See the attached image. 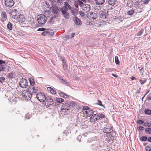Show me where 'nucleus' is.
Listing matches in <instances>:
<instances>
[{
    "mask_svg": "<svg viewBox=\"0 0 151 151\" xmlns=\"http://www.w3.org/2000/svg\"><path fill=\"white\" fill-rule=\"evenodd\" d=\"M1 21L3 22L5 21L7 19V16L6 14V12L3 11L1 13Z\"/></svg>",
    "mask_w": 151,
    "mask_h": 151,
    "instance_id": "obj_22",
    "label": "nucleus"
},
{
    "mask_svg": "<svg viewBox=\"0 0 151 151\" xmlns=\"http://www.w3.org/2000/svg\"><path fill=\"white\" fill-rule=\"evenodd\" d=\"M56 18V16H52L49 19L48 22L50 24H53L55 21V19Z\"/></svg>",
    "mask_w": 151,
    "mask_h": 151,
    "instance_id": "obj_27",
    "label": "nucleus"
},
{
    "mask_svg": "<svg viewBox=\"0 0 151 151\" xmlns=\"http://www.w3.org/2000/svg\"><path fill=\"white\" fill-rule=\"evenodd\" d=\"M13 73H8L6 75V76L7 78L9 79H11L13 78Z\"/></svg>",
    "mask_w": 151,
    "mask_h": 151,
    "instance_id": "obj_38",
    "label": "nucleus"
},
{
    "mask_svg": "<svg viewBox=\"0 0 151 151\" xmlns=\"http://www.w3.org/2000/svg\"><path fill=\"white\" fill-rule=\"evenodd\" d=\"M75 33H72L71 34V38H72L73 37H74V35H75Z\"/></svg>",
    "mask_w": 151,
    "mask_h": 151,
    "instance_id": "obj_64",
    "label": "nucleus"
},
{
    "mask_svg": "<svg viewBox=\"0 0 151 151\" xmlns=\"http://www.w3.org/2000/svg\"><path fill=\"white\" fill-rule=\"evenodd\" d=\"M5 95L6 97L8 98V99L10 102L16 101V97L13 93L10 91H7Z\"/></svg>",
    "mask_w": 151,
    "mask_h": 151,
    "instance_id": "obj_3",
    "label": "nucleus"
},
{
    "mask_svg": "<svg viewBox=\"0 0 151 151\" xmlns=\"http://www.w3.org/2000/svg\"><path fill=\"white\" fill-rule=\"evenodd\" d=\"M64 6H63L67 10L71 9L70 6L68 4L67 2L66 1L64 2Z\"/></svg>",
    "mask_w": 151,
    "mask_h": 151,
    "instance_id": "obj_30",
    "label": "nucleus"
},
{
    "mask_svg": "<svg viewBox=\"0 0 151 151\" xmlns=\"http://www.w3.org/2000/svg\"><path fill=\"white\" fill-rule=\"evenodd\" d=\"M32 96V94L28 90H26L22 91V98L23 100L27 101L30 100Z\"/></svg>",
    "mask_w": 151,
    "mask_h": 151,
    "instance_id": "obj_1",
    "label": "nucleus"
},
{
    "mask_svg": "<svg viewBox=\"0 0 151 151\" xmlns=\"http://www.w3.org/2000/svg\"><path fill=\"white\" fill-rule=\"evenodd\" d=\"M96 104L99 105L100 106H103V107H104V108H105V106L104 105H103L102 104L101 101L99 100H98V103H96Z\"/></svg>",
    "mask_w": 151,
    "mask_h": 151,
    "instance_id": "obj_46",
    "label": "nucleus"
},
{
    "mask_svg": "<svg viewBox=\"0 0 151 151\" xmlns=\"http://www.w3.org/2000/svg\"><path fill=\"white\" fill-rule=\"evenodd\" d=\"M41 35L43 36L48 35H50L49 31L48 30H45L41 33Z\"/></svg>",
    "mask_w": 151,
    "mask_h": 151,
    "instance_id": "obj_31",
    "label": "nucleus"
},
{
    "mask_svg": "<svg viewBox=\"0 0 151 151\" xmlns=\"http://www.w3.org/2000/svg\"><path fill=\"white\" fill-rule=\"evenodd\" d=\"M5 78L4 77H0V82L2 84L5 82Z\"/></svg>",
    "mask_w": 151,
    "mask_h": 151,
    "instance_id": "obj_43",
    "label": "nucleus"
},
{
    "mask_svg": "<svg viewBox=\"0 0 151 151\" xmlns=\"http://www.w3.org/2000/svg\"><path fill=\"white\" fill-rule=\"evenodd\" d=\"M100 17L104 19H107L108 17V11L105 10L101 11L100 13Z\"/></svg>",
    "mask_w": 151,
    "mask_h": 151,
    "instance_id": "obj_11",
    "label": "nucleus"
},
{
    "mask_svg": "<svg viewBox=\"0 0 151 151\" xmlns=\"http://www.w3.org/2000/svg\"><path fill=\"white\" fill-rule=\"evenodd\" d=\"M86 113L87 114V115L88 116H90L91 115L93 114V111L92 110H90L88 111H86Z\"/></svg>",
    "mask_w": 151,
    "mask_h": 151,
    "instance_id": "obj_39",
    "label": "nucleus"
},
{
    "mask_svg": "<svg viewBox=\"0 0 151 151\" xmlns=\"http://www.w3.org/2000/svg\"><path fill=\"white\" fill-rule=\"evenodd\" d=\"M144 122V121L141 120H139L137 122V123L138 124H142Z\"/></svg>",
    "mask_w": 151,
    "mask_h": 151,
    "instance_id": "obj_54",
    "label": "nucleus"
},
{
    "mask_svg": "<svg viewBox=\"0 0 151 151\" xmlns=\"http://www.w3.org/2000/svg\"><path fill=\"white\" fill-rule=\"evenodd\" d=\"M17 19L20 23H22L25 21V19L24 16L21 14H19L18 15Z\"/></svg>",
    "mask_w": 151,
    "mask_h": 151,
    "instance_id": "obj_19",
    "label": "nucleus"
},
{
    "mask_svg": "<svg viewBox=\"0 0 151 151\" xmlns=\"http://www.w3.org/2000/svg\"><path fill=\"white\" fill-rule=\"evenodd\" d=\"M118 57H115V62L116 65H119L120 62Z\"/></svg>",
    "mask_w": 151,
    "mask_h": 151,
    "instance_id": "obj_42",
    "label": "nucleus"
},
{
    "mask_svg": "<svg viewBox=\"0 0 151 151\" xmlns=\"http://www.w3.org/2000/svg\"><path fill=\"white\" fill-rule=\"evenodd\" d=\"M113 134L112 135L110 134L109 135V136L110 137L111 139V140L113 139H114V137L113 136Z\"/></svg>",
    "mask_w": 151,
    "mask_h": 151,
    "instance_id": "obj_59",
    "label": "nucleus"
},
{
    "mask_svg": "<svg viewBox=\"0 0 151 151\" xmlns=\"http://www.w3.org/2000/svg\"><path fill=\"white\" fill-rule=\"evenodd\" d=\"M52 88H51L50 87H49L47 88V89L48 90V91H50L51 92V91L52 89Z\"/></svg>",
    "mask_w": 151,
    "mask_h": 151,
    "instance_id": "obj_61",
    "label": "nucleus"
},
{
    "mask_svg": "<svg viewBox=\"0 0 151 151\" xmlns=\"http://www.w3.org/2000/svg\"><path fill=\"white\" fill-rule=\"evenodd\" d=\"M9 71L8 67L6 65H0V71L8 72Z\"/></svg>",
    "mask_w": 151,
    "mask_h": 151,
    "instance_id": "obj_15",
    "label": "nucleus"
},
{
    "mask_svg": "<svg viewBox=\"0 0 151 151\" xmlns=\"http://www.w3.org/2000/svg\"><path fill=\"white\" fill-rule=\"evenodd\" d=\"M145 131L149 134H151V128L146 129Z\"/></svg>",
    "mask_w": 151,
    "mask_h": 151,
    "instance_id": "obj_45",
    "label": "nucleus"
},
{
    "mask_svg": "<svg viewBox=\"0 0 151 151\" xmlns=\"http://www.w3.org/2000/svg\"><path fill=\"white\" fill-rule=\"evenodd\" d=\"M73 20L75 24L76 25H80L81 22L80 20L76 16L73 17Z\"/></svg>",
    "mask_w": 151,
    "mask_h": 151,
    "instance_id": "obj_20",
    "label": "nucleus"
},
{
    "mask_svg": "<svg viewBox=\"0 0 151 151\" xmlns=\"http://www.w3.org/2000/svg\"><path fill=\"white\" fill-rule=\"evenodd\" d=\"M9 12L10 13V17L15 19H17L19 13H18L17 10L15 9H10Z\"/></svg>",
    "mask_w": 151,
    "mask_h": 151,
    "instance_id": "obj_5",
    "label": "nucleus"
},
{
    "mask_svg": "<svg viewBox=\"0 0 151 151\" xmlns=\"http://www.w3.org/2000/svg\"><path fill=\"white\" fill-rule=\"evenodd\" d=\"M59 95L60 96L62 97H63L65 98H69V96L68 95L66 94L65 93H64L61 92L59 93Z\"/></svg>",
    "mask_w": 151,
    "mask_h": 151,
    "instance_id": "obj_28",
    "label": "nucleus"
},
{
    "mask_svg": "<svg viewBox=\"0 0 151 151\" xmlns=\"http://www.w3.org/2000/svg\"><path fill=\"white\" fill-rule=\"evenodd\" d=\"M45 105L47 107H49L51 106L53 103V99L50 97L47 96L46 99L45 100Z\"/></svg>",
    "mask_w": 151,
    "mask_h": 151,
    "instance_id": "obj_8",
    "label": "nucleus"
},
{
    "mask_svg": "<svg viewBox=\"0 0 151 151\" xmlns=\"http://www.w3.org/2000/svg\"><path fill=\"white\" fill-rule=\"evenodd\" d=\"M69 103V105L70 106V107L71 106L73 108L77 106L76 103L74 101H72L71 102H69L68 103Z\"/></svg>",
    "mask_w": 151,
    "mask_h": 151,
    "instance_id": "obj_33",
    "label": "nucleus"
},
{
    "mask_svg": "<svg viewBox=\"0 0 151 151\" xmlns=\"http://www.w3.org/2000/svg\"><path fill=\"white\" fill-rule=\"evenodd\" d=\"M91 6L90 5L85 4V5L82 7V9L85 11L86 13L88 12L91 9Z\"/></svg>",
    "mask_w": 151,
    "mask_h": 151,
    "instance_id": "obj_17",
    "label": "nucleus"
},
{
    "mask_svg": "<svg viewBox=\"0 0 151 151\" xmlns=\"http://www.w3.org/2000/svg\"><path fill=\"white\" fill-rule=\"evenodd\" d=\"M144 127H142L139 126L137 127V129L138 130H143L144 129Z\"/></svg>",
    "mask_w": 151,
    "mask_h": 151,
    "instance_id": "obj_52",
    "label": "nucleus"
},
{
    "mask_svg": "<svg viewBox=\"0 0 151 151\" xmlns=\"http://www.w3.org/2000/svg\"><path fill=\"white\" fill-rule=\"evenodd\" d=\"M51 11L54 14H59L60 11L57 6L52 5L50 8Z\"/></svg>",
    "mask_w": 151,
    "mask_h": 151,
    "instance_id": "obj_9",
    "label": "nucleus"
},
{
    "mask_svg": "<svg viewBox=\"0 0 151 151\" xmlns=\"http://www.w3.org/2000/svg\"><path fill=\"white\" fill-rule=\"evenodd\" d=\"M5 63V62L3 61L2 60H0V65H2V64H4Z\"/></svg>",
    "mask_w": 151,
    "mask_h": 151,
    "instance_id": "obj_58",
    "label": "nucleus"
},
{
    "mask_svg": "<svg viewBox=\"0 0 151 151\" xmlns=\"http://www.w3.org/2000/svg\"><path fill=\"white\" fill-rule=\"evenodd\" d=\"M139 81L141 84L143 85L146 82V79H145L144 80H140Z\"/></svg>",
    "mask_w": 151,
    "mask_h": 151,
    "instance_id": "obj_49",
    "label": "nucleus"
},
{
    "mask_svg": "<svg viewBox=\"0 0 151 151\" xmlns=\"http://www.w3.org/2000/svg\"><path fill=\"white\" fill-rule=\"evenodd\" d=\"M70 12L72 13V14L74 15L75 14H78V9H76L75 8H71Z\"/></svg>",
    "mask_w": 151,
    "mask_h": 151,
    "instance_id": "obj_23",
    "label": "nucleus"
},
{
    "mask_svg": "<svg viewBox=\"0 0 151 151\" xmlns=\"http://www.w3.org/2000/svg\"><path fill=\"white\" fill-rule=\"evenodd\" d=\"M95 3L97 5H102L105 2V0H95Z\"/></svg>",
    "mask_w": 151,
    "mask_h": 151,
    "instance_id": "obj_26",
    "label": "nucleus"
},
{
    "mask_svg": "<svg viewBox=\"0 0 151 151\" xmlns=\"http://www.w3.org/2000/svg\"><path fill=\"white\" fill-rule=\"evenodd\" d=\"M57 78L59 79L60 82L67 86H69V83L67 80L64 79L63 77L60 75L57 76Z\"/></svg>",
    "mask_w": 151,
    "mask_h": 151,
    "instance_id": "obj_12",
    "label": "nucleus"
},
{
    "mask_svg": "<svg viewBox=\"0 0 151 151\" xmlns=\"http://www.w3.org/2000/svg\"><path fill=\"white\" fill-rule=\"evenodd\" d=\"M31 116L30 114L29 113H28L25 115V117L26 119H29L31 117Z\"/></svg>",
    "mask_w": 151,
    "mask_h": 151,
    "instance_id": "obj_48",
    "label": "nucleus"
},
{
    "mask_svg": "<svg viewBox=\"0 0 151 151\" xmlns=\"http://www.w3.org/2000/svg\"><path fill=\"white\" fill-rule=\"evenodd\" d=\"M45 30H46V29L45 28H39V29H38L37 31H43Z\"/></svg>",
    "mask_w": 151,
    "mask_h": 151,
    "instance_id": "obj_50",
    "label": "nucleus"
},
{
    "mask_svg": "<svg viewBox=\"0 0 151 151\" xmlns=\"http://www.w3.org/2000/svg\"><path fill=\"white\" fill-rule=\"evenodd\" d=\"M70 109V106L68 102L63 104L61 108V111L64 112H66Z\"/></svg>",
    "mask_w": 151,
    "mask_h": 151,
    "instance_id": "obj_10",
    "label": "nucleus"
},
{
    "mask_svg": "<svg viewBox=\"0 0 151 151\" xmlns=\"http://www.w3.org/2000/svg\"><path fill=\"white\" fill-rule=\"evenodd\" d=\"M61 60L63 62V70H67V66L66 65L65 60L64 58H62Z\"/></svg>",
    "mask_w": 151,
    "mask_h": 151,
    "instance_id": "obj_25",
    "label": "nucleus"
},
{
    "mask_svg": "<svg viewBox=\"0 0 151 151\" xmlns=\"http://www.w3.org/2000/svg\"><path fill=\"white\" fill-rule=\"evenodd\" d=\"M78 5H79V4H77V1H76L75 3V4H74V5H75V7H76V9H78Z\"/></svg>",
    "mask_w": 151,
    "mask_h": 151,
    "instance_id": "obj_51",
    "label": "nucleus"
},
{
    "mask_svg": "<svg viewBox=\"0 0 151 151\" xmlns=\"http://www.w3.org/2000/svg\"><path fill=\"white\" fill-rule=\"evenodd\" d=\"M63 14V15L64 17H65V18L66 19H69V14L67 12L66 14Z\"/></svg>",
    "mask_w": 151,
    "mask_h": 151,
    "instance_id": "obj_44",
    "label": "nucleus"
},
{
    "mask_svg": "<svg viewBox=\"0 0 151 151\" xmlns=\"http://www.w3.org/2000/svg\"><path fill=\"white\" fill-rule=\"evenodd\" d=\"M146 151H150L151 150V147L150 146H147L145 147Z\"/></svg>",
    "mask_w": 151,
    "mask_h": 151,
    "instance_id": "obj_47",
    "label": "nucleus"
},
{
    "mask_svg": "<svg viewBox=\"0 0 151 151\" xmlns=\"http://www.w3.org/2000/svg\"><path fill=\"white\" fill-rule=\"evenodd\" d=\"M28 85L27 80L25 78H22L20 79L19 83V86L22 88H26Z\"/></svg>",
    "mask_w": 151,
    "mask_h": 151,
    "instance_id": "obj_7",
    "label": "nucleus"
},
{
    "mask_svg": "<svg viewBox=\"0 0 151 151\" xmlns=\"http://www.w3.org/2000/svg\"><path fill=\"white\" fill-rule=\"evenodd\" d=\"M36 97L38 100L40 102L44 101L46 99V97L43 93H39L36 95Z\"/></svg>",
    "mask_w": 151,
    "mask_h": 151,
    "instance_id": "obj_6",
    "label": "nucleus"
},
{
    "mask_svg": "<svg viewBox=\"0 0 151 151\" xmlns=\"http://www.w3.org/2000/svg\"><path fill=\"white\" fill-rule=\"evenodd\" d=\"M88 18L91 19H95L97 17V15L96 14L92 12L88 14Z\"/></svg>",
    "mask_w": 151,
    "mask_h": 151,
    "instance_id": "obj_16",
    "label": "nucleus"
},
{
    "mask_svg": "<svg viewBox=\"0 0 151 151\" xmlns=\"http://www.w3.org/2000/svg\"><path fill=\"white\" fill-rule=\"evenodd\" d=\"M99 119V115L94 114L92 115L90 119V120L92 122H95Z\"/></svg>",
    "mask_w": 151,
    "mask_h": 151,
    "instance_id": "obj_14",
    "label": "nucleus"
},
{
    "mask_svg": "<svg viewBox=\"0 0 151 151\" xmlns=\"http://www.w3.org/2000/svg\"><path fill=\"white\" fill-rule=\"evenodd\" d=\"M13 24L10 22H9L8 23L7 27V28L10 30H11L12 29Z\"/></svg>",
    "mask_w": 151,
    "mask_h": 151,
    "instance_id": "obj_32",
    "label": "nucleus"
},
{
    "mask_svg": "<svg viewBox=\"0 0 151 151\" xmlns=\"http://www.w3.org/2000/svg\"><path fill=\"white\" fill-rule=\"evenodd\" d=\"M127 13L128 15L132 16L135 13L137 14V12H136L135 10L131 9L128 11Z\"/></svg>",
    "mask_w": 151,
    "mask_h": 151,
    "instance_id": "obj_24",
    "label": "nucleus"
},
{
    "mask_svg": "<svg viewBox=\"0 0 151 151\" xmlns=\"http://www.w3.org/2000/svg\"><path fill=\"white\" fill-rule=\"evenodd\" d=\"M150 0H145L144 3L145 4H147L149 2Z\"/></svg>",
    "mask_w": 151,
    "mask_h": 151,
    "instance_id": "obj_57",
    "label": "nucleus"
},
{
    "mask_svg": "<svg viewBox=\"0 0 151 151\" xmlns=\"http://www.w3.org/2000/svg\"><path fill=\"white\" fill-rule=\"evenodd\" d=\"M67 10H68L64 6L62 7L60 9V11L62 12L63 14H66L67 12Z\"/></svg>",
    "mask_w": 151,
    "mask_h": 151,
    "instance_id": "obj_35",
    "label": "nucleus"
},
{
    "mask_svg": "<svg viewBox=\"0 0 151 151\" xmlns=\"http://www.w3.org/2000/svg\"><path fill=\"white\" fill-rule=\"evenodd\" d=\"M14 3V1L13 0H6L5 2V5L9 7H11L13 6Z\"/></svg>",
    "mask_w": 151,
    "mask_h": 151,
    "instance_id": "obj_13",
    "label": "nucleus"
},
{
    "mask_svg": "<svg viewBox=\"0 0 151 151\" xmlns=\"http://www.w3.org/2000/svg\"><path fill=\"white\" fill-rule=\"evenodd\" d=\"M37 20L39 23L44 24L46 22L47 18L44 14H41L37 16Z\"/></svg>",
    "mask_w": 151,
    "mask_h": 151,
    "instance_id": "obj_2",
    "label": "nucleus"
},
{
    "mask_svg": "<svg viewBox=\"0 0 151 151\" xmlns=\"http://www.w3.org/2000/svg\"><path fill=\"white\" fill-rule=\"evenodd\" d=\"M147 140L150 142H151V137H149L147 139Z\"/></svg>",
    "mask_w": 151,
    "mask_h": 151,
    "instance_id": "obj_62",
    "label": "nucleus"
},
{
    "mask_svg": "<svg viewBox=\"0 0 151 151\" xmlns=\"http://www.w3.org/2000/svg\"><path fill=\"white\" fill-rule=\"evenodd\" d=\"M30 88L32 89V92L33 93H37L38 91V88L35 85L34 86H30Z\"/></svg>",
    "mask_w": 151,
    "mask_h": 151,
    "instance_id": "obj_21",
    "label": "nucleus"
},
{
    "mask_svg": "<svg viewBox=\"0 0 151 151\" xmlns=\"http://www.w3.org/2000/svg\"><path fill=\"white\" fill-rule=\"evenodd\" d=\"M51 93L53 94H55L56 93V92L55 89L52 88L51 91Z\"/></svg>",
    "mask_w": 151,
    "mask_h": 151,
    "instance_id": "obj_55",
    "label": "nucleus"
},
{
    "mask_svg": "<svg viewBox=\"0 0 151 151\" xmlns=\"http://www.w3.org/2000/svg\"><path fill=\"white\" fill-rule=\"evenodd\" d=\"M109 4L113 6H116L118 5L116 0H106Z\"/></svg>",
    "mask_w": 151,
    "mask_h": 151,
    "instance_id": "obj_18",
    "label": "nucleus"
},
{
    "mask_svg": "<svg viewBox=\"0 0 151 151\" xmlns=\"http://www.w3.org/2000/svg\"><path fill=\"white\" fill-rule=\"evenodd\" d=\"M29 81L31 85L30 86H33L35 85V82L33 79L30 78L29 79Z\"/></svg>",
    "mask_w": 151,
    "mask_h": 151,
    "instance_id": "obj_36",
    "label": "nucleus"
},
{
    "mask_svg": "<svg viewBox=\"0 0 151 151\" xmlns=\"http://www.w3.org/2000/svg\"><path fill=\"white\" fill-rule=\"evenodd\" d=\"M145 113V114L150 115L151 114V110L148 109H146L144 111Z\"/></svg>",
    "mask_w": 151,
    "mask_h": 151,
    "instance_id": "obj_40",
    "label": "nucleus"
},
{
    "mask_svg": "<svg viewBox=\"0 0 151 151\" xmlns=\"http://www.w3.org/2000/svg\"><path fill=\"white\" fill-rule=\"evenodd\" d=\"M131 79L132 80H136V78L133 76H132L131 77Z\"/></svg>",
    "mask_w": 151,
    "mask_h": 151,
    "instance_id": "obj_63",
    "label": "nucleus"
},
{
    "mask_svg": "<svg viewBox=\"0 0 151 151\" xmlns=\"http://www.w3.org/2000/svg\"><path fill=\"white\" fill-rule=\"evenodd\" d=\"M83 109L84 110H88L89 109V107L87 106H83Z\"/></svg>",
    "mask_w": 151,
    "mask_h": 151,
    "instance_id": "obj_53",
    "label": "nucleus"
},
{
    "mask_svg": "<svg viewBox=\"0 0 151 151\" xmlns=\"http://www.w3.org/2000/svg\"><path fill=\"white\" fill-rule=\"evenodd\" d=\"M113 131L112 126L109 124H107L105 125L103 129V132L104 133L107 134H110Z\"/></svg>",
    "mask_w": 151,
    "mask_h": 151,
    "instance_id": "obj_4",
    "label": "nucleus"
},
{
    "mask_svg": "<svg viewBox=\"0 0 151 151\" xmlns=\"http://www.w3.org/2000/svg\"><path fill=\"white\" fill-rule=\"evenodd\" d=\"M64 100L60 98H56V99L55 103H56L57 104H58L57 103H62L63 102Z\"/></svg>",
    "mask_w": 151,
    "mask_h": 151,
    "instance_id": "obj_34",
    "label": "nucleus"
},
{
    "mask_svg": "<svg viewBox=\"0 0 151 151\" xmlns=\"http://www.w3.org/2000/svg\"><path fill=\"white\" fill-rule=\"evenodd\" d=\"M92 141V140L91 138H89L87 140V142L89 143L90 142H91Z\"/></svg>",
    "mask_w": 151,
    "mask_h": 151,
    "instance_id": "obj_60",
    "label": "nucleus"
},
{
    "mask_svg": "<svg viewBox=\"0 0 151 151\" xmlns=\"http://www.w3.org/2000/svg\"><path fill=\"white\" fill-rule=\"evenodd\" d=\"M144 31V30L143 29H142L141 30H139L136 34L137 36H140L143 33Z\"/></svg>",
    "mask_w": 151,
    "mask_h": 151,
    "instance_id": "obj_37",
    "label": "nucleus"
},
{
    "mask_svg": "<svg viewBox=\"0 0 151 151\" xmlns=\"http://www.w3.org/2000/svg\"><path fill=\"white\" fill-rule=\"evenodd\" d=\"M99 119L100 118H103L104 117V116L103 114H100V115H99Z\"/></svg>",
    "mask_w": 151,
    "mask_h": 151,
    "instance_id": "obj_56",
    "label": "nucleus"
},
{
    "mask_svg": "<svg viewBox=\"0 0 151 151\" xmlns=\"http://www.w3.org/2000/svg\"><path fill=\"white\" fill-rule=\"evenodd\" d=\"M147 137L146 136H142L140 138V140L142 141H146L147 140Z\"/></svg>",
    "mask_w": 151,
    "mask_h": 151,
    "instance_id": "obj_41",
    "label": "nucleus"
},
{
    "mask_svg": "<svg viewBox=\"0 0 151 151\" xmlns=\"http://www.w3.org/2000/svg\"><path fill=\"white\" fill-rule=\"evenodd\" d=\"M83 1H80V0H78L77 1V4H78L79 6L82 8L83 6L85 4H86L84 3Z\"/></svg>",
    "mask_w": 151,
    "mask_h": 151,
    "instance_id": "obj_29",
    "label": "nucleus"
}]
</instances>
